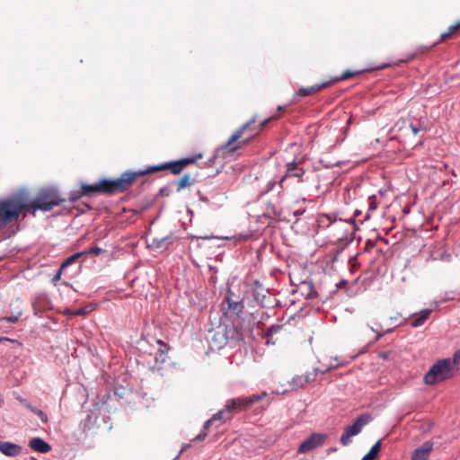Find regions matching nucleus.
Returning a JSON list of instances; mask_svg holds the SVG:
<instances>
[{
	"label": "nucleus",
	"mask_w": 460,
	"mask_h": 460,
	"mask_svg": "<svg viewBox=\"0 0 460 460\" xmlns=\"http://www.w3.org/2000/svg\"><path fill=\"white\" fill-rule=\"evenodd\" d=\"M137 176H141L138 172H125L119 178L115 180L102 179L96 183L84 185V193H105L111 194L117 191L127 190L135 181Z\"/></svg>",
	"instance_id": "f257e3e1"
},
{
	"label": "nucleus",
	"mask_w": 460,
	"mask_h": 460,
	"mask_svg": "<svg viewBox=\"0 0 460 460\" xmlns=\"http://www.w3.org/2000/svg\"><path fill=\"white\" fill-rule=\"evenodd\" d=\"M268 394L263 392L260 394H253L250 397H239L227 400L224 409L215 413L211 419L208 420L204 424V429H208L210 423L214 420L226 421L232 417L234 412L247 410L252 404L267 397Z\"/></svg>",
	"instance_id": "f03ea898"
},
{
	"label": "nucleus",
	"mask_w": 460,
	"mask_h": 460,
	"mask_svg": "<svg viewBox=\"0 0 460 460\" xmlns=\"http://www.w3.org/2000/svg\"><path fill=\"white\" fill-rule=\"evenodd\" d=\"M18 200V199H15ZM66 199L60 197L58 190L55 187H48L40 190L35 199L31 200L29 206H26L22 200L21 202L25 206L22 209H32L40 211H50L54 207L62 204ZM20 201V199H19Z\"/></svg>",
	"instance_id": "7ed1b4c3"
},
{
	"label": "nucleus",
	"mask_w": 460,
	"mask_h": 460,
	"mask_svg": "<svg viewBox=\"0 0 460 460\" xmlns=\"http://www.w3.org/2000/svg\"><path fill=\"white\" fill-rule=\"evenodd\" d=\"M456 373L450 358L439 359L432 365L424 376V381L427 385H435L451 378Z\"/></svg>",
	"instance_id": "20e7f679"
},
{
	"label": "nucleus",
	"mask_w": 460,
	"mask_h": 460,
	"mask_svg": "<svg viewBox=\"0 0 460 460\" xmlns=\"http://www.w3.org/2000/svg\"><path fill=\"white\" fill-rule=\"evenodd\" d=\"M25 206L16 199H5L0 201V225L17 221Z\"/></svg>",
	"instance_id": "39448f33"
},
{
	"label": "nucleus",
	"mask_w": 460,
	"mask_h": 460,
	"mask_svg": "<svg viewBox=\"0 0 460 460\" xmlns=\"http://www.w3.org/2000/svg\"><path fill=\"white\" fill-rule=\"evenodd\" d=\"M201 157L202 155L199 154L192 157H187L178 161L167 162L161 165L150 166L146 170L139 171V174L145 175L149 172H158L164 169H170L172 173L179 174L187 165L195 163L198 159Z\"/></svg>",
	"instance_id": "423d86ee"
},
{
	"label": "nucleus",
	"mask_w": 460,
	"mask_h": 460,
	"mask_svg": "<svg viewBox=\"0 0 460 460\" xmlns=\"http://www.w3.org/2000/svg\"><path fill=\"white\" fill-rule=\"evenodd\" d=\"M254 119H252L246 122L235 132H234V134L226 144L220 146L215 150L214 155L209 159V162H212L218 157H225L226 154L234 153L238 148V146H232V145L242 137L243 131L247 129L252 123H254Z\"/></svg>",
	"instance_id": "0eeeda50"
},
{
	"label": "nucleus",
	"mask_w": 460,
	"mask_h": 460,
	"mask_svg": "<svg viewBox=\"0 0 460 460\" xmlns=\"http://www.w3.org/2000/svg\"><path fill=\"white\" fill-rule=\"evenodd\" d=\"M372 417L369 414H363L359 416L352 425L346 427L343 434L341 437V443L343 446H348L350 443V438L358 435L362 428L370 422Z\"/></svg>",
	"instance_id": "6e6552de"
},
{
	"label": "nucleus",
	"mask_w": 460,
	"mask_h": 460,
	"mask_svg": "<svg viewBox=\"0 0 460 460\" xmlns=\"http://www.w3.org/2000/svg\"><path fill=\"white\" fill-rule=\"evenodd\" d=\"M305 159V155H299L295 156L294 159L289 162V180L293 179L296 182H304L307 181L305 176V169L303 164Z\"/></svg>",
	"instance_id": "1a4fd4ad"
},
{
	"label": "nucleus",
	"mask_w": 460,
	"mask_h": 460,
	"mask_svg": "<svg viewBox=\"0 0 460 460\" xmlns=\"http://www.w3.org/2000/svg\"><path fill=\"white\" fill-rule=\"evenodd\" d=\"M330 368H326L324 370H320L318 368L314 369L313 373H307L306 375L296 376L292 378L290 385L293 389H298L300 387H304L306 384L314 381L317 372H321L322 374L329 371Z\"/></svg>",
	"instance_id": "9d476101"
},
{
	"label": "nucleus",
	"mask_w": 460,
	"mask_h": 460,
	"mask_svg": "<svg viewBox=\"0 0 460 460\" xmlns=\"http://www.w3.org/2000/svg\"><path fill=\"white\" fill-rule=\"evenodd\" d=\"M325 436L321 434H313L310 438L305 440L298 447L297 452L304 454L307 453L314 448L321 446L324 441Z\"/></svg>",
	"instance_id": "9b49d317"
},
{
	"label": "nucleus",
	"mask_w": 460,
	"mask_h": 460,
	"mask_svg": "<svg viewBox=\"0 0 460 460\" xmlns=\"http://www.w3.org/2000/svg\"><path fill=\"white\" fill-rule=\"evenodd\" d=\"M434 444L431 441H426L417 447L411 456V460H428Z\"/></svg>",
	"instance_id": "f8f14e48"
},
{
	"label": "nucleus",
	"mask_w": 460,
	"mask_h": 460,
	"mask_svg": "<svg viewBox=\"0 0 460 460\" xmlns=\"http://www.w3.org/2000/svg\"><path fill=\"white\" fill-rule=\"evenodd\" d=\"M234 294L228 288L225 301L227 303V308L235 314L241 313L243 309V302L239 298H234Z\"/></svg>",
	"instance_id": "ddd939ff"
},
{
	"label": "nucleus",
	"mask_w": 460,
	"mask_h": 460,
	"mask_svg": "<svg viewBox=\"0 0 460 460\" xmlns=\"http://www.w3.org/2000/svg\"><path fill=\"white\" fill-rule=\"evenodd\" d=\"M0 452L6 456H16L21 452V447L12 442L0 441Z\"/></svg>",
	"instance_id": "4468645a"
},
{
	"label": "nucleus",
	"mask_w": 460,
	"mask_h": 460,
	"mask_svg": "<svg viewBox=\"0 0 460 460\" xmlns=\"http://www.w3.org/2000/svg\"><path fill=\"white\" fill-rule=\"evenodd\" d=\"M256 288L253 289V297L254 300L261 305V306H267V295L269 294L268 289L263 288L261 285H259L258 281H255Z\"/></svg>",
	"instance_id": "2eb2a0df"
},
{
	"label": "nucleus",
	"mask_w": 460,
	"mask_h": 460,
	"mask_svg": "<svg viewBox=\"0 0 460 460\" xmlns=\"http://www.w3.org/2000/svg\"><path fill=\"white\" fill-rule=\"evenodd\" d=\"M29 446L39 453H48L51 449L50 445L40 438H33L30 441Z\"/></svg>",
	"instance_id": "dca6fc26"
},
{
	"label": "nucleus",
	"mask_w": 460,
	"mask_h": 460,
	"mask_svg": "<svg viewBox=\"0 0 460 460\" xmlns=\"http://www.w3.org/2000/svg\"><path fill=\"white\" fill-rule=\"evenodd\" d=\"M431 313H432L431 309H424V310L420 311L419 314H415L412 316L411 325L414 328L423 325L425 323V322L429 319Z\"/></svg>",
	"instance_id": "f3484780"
},
{
	"label": "nucleus",
	"mask_w": 460,
	"mask_h": 460,
	"mask_svg": "<svg viewBox=\"0 0 460 460\" xmlns=\"http://www.w3.org/2000/svg\"><path fill=\"white\" fill-rule=\"evenodd\" d=\"M330 85H332V82H324L322 84H317L312 85L310 87L301 88L297 94L300 96L312 95L317 92L322 91L323 89H324L326 87H329Z\"/></svg>",
	"instance_id": "a211bd4d"
},
{
	"label": "nucleus",
	"mask_w": 460,
	"mask_h": 460,
	"mask_svg": "<svg viewBox=\"0 0 460 460\" xmlns=\"http://www.w3.org/2000/svg\"><path fill=\"white\" fill-rule=\"evenodd\" d=\"M312 290H313V286H312V283L309 282V281H302L296 289H292L291 292L293 294H296L297 293L298 291L301 292V295L304 296L305 297H311L312 296Z\"/></svg>",
	"instance_id": "6ab92c4d"
},
{
	"label": "nucleus",
	"mask_w": 460,
	"mask_h": 460,
	"mask_svg": "<svg viewBox=\"0 0 460 460\" xmlns=\"http://www.w3.org/2000/svg\"><path fill=\"white\" fill-rule=\"evenodd\" d=\"M458 32L460 34V21L457 22L456 24L450 26L447 31L443 32L440 35V40L434 45L446 41L447 40L450 39L451 37H453V35L457 34Z\"/></svg>",
	"instance_id": "aec40b11"
},
{
	"label": "nucleus",
	"mask_w": 460,
	"mask_h": 460,
	"mask_svg": "<svg viewBox=\"0 0 460 460\" xmlns=\"http://www.w3.org/2000/svg\"><path fill=\"white\" fill-rule=\"evenodd\" d=\"M291 228L297 234H305L308 232L307 223L303 218H296L292 223Z\"/></svg>",
	"instance_id": "412c9836"
},
{
	"label": "nucleus",
	"mask_w": 460,
	"mask_h": 460,
	"mask_svg": "<svg viewBox=\"0 0 460 460\" xmlns=\"http://www.w3.org/2000/svg\"><path fill=\"white\" fill-rule=\"evenodd\" d=\"M381 449V441H377L369 450V452L363 456L361 460H376Z\"/></svg>",
	"instance_id": "4be33fe9"
},
{
	"label": "nucleus",
	"mask_w": 460,
	"mask_h": 460,
	"mask_svg": "<svg viewBox=\"0 0 460 460\" xmlns=\"http://www.w3.org/2000/svg\"><path fill=\"white\" fill-rule=\"evenodd\" d=\"M86 185L85 183H82L81 184V190H74V191H71L69 197H68V200L70 202H75L77 201L81 197L83 196H86V195H91L92 193H84V186Z\"/></svg>",
	"instance_id": "5701e85b"
},
{
	"label": "nucleus",
	"mask_w": 460,
	"mask_h": 460,
	"mask_svg": "<svg viewBox=\"0 0 460 460\" xmlns=\"http://www.w3.org/2000/svg\"><path fill=\"white\" fill-rule=\"evenodd\" d=\"M81 256H83V253H81V252H78L66 258L61 264V270H64L65 268L74 263Z\"/></svg>",
	"instance_id": "b1692460"
},
{
	"label": "nucleus",
	"mask_w": 460,
	"mask_h": 460,
	"mask_svg": "<svg viewBox=\"0 0 460 460\" xmlns=\"http://www.w3.org/2000/svg\"><path fill=\"white\" fill-rule=\"evenodd\" d=\"M213 340L216 342H217L218 348H221L227 343V337L225 335V333L223 332H221L217 331L215 333Z\"/></svg>",
	"instance_id": "393cba45"
},
{
	"label": "nucleus",
	"mask_w": 460,
	"mask_h": 460,
	"mask_svg": "<svg viewBox=\"0 0 460 460\" xmlns=\"http://www.w3.org/2000/svg\"><path fill=\"white\" fill-rule=\"evenodd\" d=\"M359 73H360V72H358V71L351 72V71H349V70H347V71H345L344 73H342V74L341 75V76H339V77H337V78H335V79L332 80V81H331V82H332V84H334V83H337V82H339V81H343V80L349 79V78L353 77L354 75H358Z\"/></svg>",
	"instance_id": "a878e982"
},
{
	"label": "nucleus",
	"mask_w": 460,
	"mask_h": 460,
	"mask_svg": "<svg viewBox=\"0 0 460 460\" xmlns=\"http://www.w3.org/2000/svg\"><path fill=\"white\" fill-rule=\"evenodd\" d=\"M151 245H152V247L156 248V249L166 250L169 248V244L164 243L163 237L162 238H154Z\"/></svg>",
	"instance_id": "bb28decb"
},
{
	"label": "nucleus",
	"mask_w": 460,
	"mask_h": 460,
	"mask_svg": "<svg viewBox=\"0 0 460 460\" xmlns=\"http://www.w3.org/2000/svg\"><path fill=\"white\" fill-rule=\"evenodd\" d=\"M281 329L279 325H271L267 332V343L271 342V337L273 334L277 333ZM274 343V341H272Z\"/></svg>",
	"instance_id": "cd10ccee"
},
{
	"label": "nucleus",
	"mask_w": 460,
	"mask_h": 460,
	"mask_svg": "<svg viewBox=\"0 0 460 460\" xmlns=\"http://www.w3.org/2000/svg\"><path fill=\"white\" fill-rule=\"evenodd\" d=\"M450 361L452 363V366L454 367L456 372L458 370V367L460 366V349L456 350L453 358H450Z\"/></svg>",
	"instance_id": "c85d7f7f"
},
{
	"label": "nucleus",
	"mask_w": 460,
	"mask_h": 460,
	"mask_svg": "<svg viewBox=\"0 0 460 460\" xmlns=\"http://www.w3.org/2000/svg\"><path fill=\"white\" fill-rule=\"evenodd\" d=\"M190 175L185 174L178 182H177V190L180 191L183 188H185L187 185L190 184Z\"/></svg>",
	"instance_id": "c756f323"
},
{
	"label": "nucleus",
	"mask_w": 460,
	"mask_h": 460,
	"mask_svg": "<svg viewBox=\"0 0 460 460\" xmlns=\"http://www.w3.org/2000/svg\"><path fill=\"white\" fill-rule=\"evenodd\" d=\"M104 250L100 248V247H91V248H88V249H85L84 251L81 252V253H83V256L84 255H87V254H100L102 252H103Z\"/></svg>",
	"instance_id": "7c9ffc66"
},
{
	"label": "nucleus",
	"mask_w": 460,
	"mask_h": 460,
	"mask_svg": "<svg viewBox=\"0 0 460 460\" xmlns=\"http://www.w3.org/2000/svg\"><path fill=\"white\" fill-rule=\"evenodd\" d=\"M32 412L35 413L41 420L42 422H48V416L43 411L35 408L34 410H32Z\"/></svg>",
	"instance_id": "2f4dec72"
},
{
	"label": "nucleus",
	"mask_w": 460,
	"mask_h": 460,
	"mask_svg": "<svg viewBox=\"0 0 460 460\" xmlns=\"http://www.w3.org/2000/svg\"><path fill=\"white\" fill-rule=\"evenodd\" d=\"M21 315V313H19L17 315H12V316H6L0 319V322H6L9 323H14L19 320V317Z\"/></svg>",
	"instance_id": "473e14b6"
},
{
	"label": "nucleus",
	"mask_w": 460,
	"mask_h": 460,
	"mask_svg": "<svg viewBox=\"0 0 460 460\" xmlns=\"http://www.w3.org/2000/svg\"><path fill=\"white\" fill-rule=\"evenodd\" d=\"M163 239H164V243H165V244H169V246H170V245H171V244H172L174 242H176L178 238H177L176 236H174V235L171 233L170 234H168V235H166V236L163 237Z\"/></svg>",
	"instance_id": "72a5a7b5"
},
{
	"label": "nucleus",
	"mask_w": 460,
	"mask_h": 460,
	"mask_svg": "<svg viewBox=\"0 0 460 460\" xmlns=\"http://www.w3.org/2000/svg\"><path fill=\"white\" fill-rule=\"evenodd\" d=\"M207 430H208V429H205L203 428V431H201L199 435H197V436L192 439V442H194V441H201V440H203V439L207 437V435H208Z\"/></svg>",
	"instance_id": "f704fd0d"
},
{
	"label": "nucleus",
	"mask_w": 460,
	"mask_h": 460,
	"mask_svg": "<svg viewBox=\"0 0 460 460\" xmlns=\"http://www.w3.org/2000/svg\"><path fill=\"white\" fill-rule=\"evenodd\" d=\"M19 401L27 408L29 409L31 411H32V410H34L36 407H33L30 402H28L25 399H19Z\"/></svg>",
	"instance_id": "c9c22d12"
},
{
	"label": "nucleus",
	"mask_w": 460,
	"mask_h": 460,
	"mask_svg": "<svg viewBox=\"0 0 460 460\" xmlns=\"http://www.w3.org/2000/svg\"><path fill=\"white\" fill-rule=\"evenodd\" d=\"M62 271H63V270H61V267H60L58 271L57 272V274L53 277L52 280L53 281L58 280L61 277Z\"/></svg>",
	"instance_id": "e433bc0d"
},
{
	"label": "nucleus",
	"mask_w": 460,
	"mask_h": 460,
	"mask_svg": "<svg viewBox=\"0 0 460 460\" xmlns=\"http://www.w3.org/2000/svg\"><path fill=\"white\" fill-rule=\"evenodd\" d=\"M410 127H411V131H412V133H413L414 135H417V134L420 132V130L421 129V128H417V127H416V126H414L413 124H411V126H410Z\"/></svg>",
	"instance_id": "4c0bfd02"
},
{
	"label": "nucleus",
	"mask_w": 460,
	"mask_h": 460,
	"mask_svg": "<svg viewBox=\"0 0 460 460\" xmlns=\"http://www.w3.org/2000/svg\"><path fill=\"white\" fill-rule=\"evenodd\" d=\"M305 212V209H296L293 211V214L295 217H297L298 215H302Z\"/></svg>",
	"instance_id": "58836bf2"
},
{
	"label": "nucleus",
	"mask_w": 460,
	"mask_h": 460,
	"mask_svg": "<svg viewBox=\"0 0 460 460\" xmlns=\"http://www.w3.org/2000/svg\"><path fill=\"white\" fill-rule=\"evenodd\" d=\"M191 238L192 239H199V236L192 235ZM210 238H214V236H204V237L200 236V239H210Z\"/></svg>",
	"instance_id": "ea45409f"
},
{
	"label": "nucleus",
	"mask_w": 460,
	"mask_h": 460,
	"mask_svg": "<svg viewBox=\"0 0 460 460\" xmlns=\"http://www.w3.org/2000/svg\"><path fill=\"white\" fill-rule=\"evenodd\" d=\"M399 315H400V314H397V315H395V316H392V317H390V321H392V322L396 321V320L398 319Z\"/></svg>",
	"instance_id": "a19ab883"
},
{
	"label": "nucleus",
	"mask_w": 460,
	"mask_h": 460,
	"mask_svg": "<svg viewBox=\"0 0 460 460\" xmlns=\"http://www.w3.org/2000/svg\"><path fill=\"white\" fill-rule=\"evenodd\" d=\"M398 325H399V324H396V325H394V327H392V328H388V329L385 332H385H392V331L394 330V328H395V327H396V326H398Z\"/></svg>",
	"instance_id": "79ce46f5"
},
{
	"label": "nucleus",
	"mask_w": 460,
	"mask_h": 460,
	"mask_svg": "<svg viewBox=\"0 0 460 460\" xmlns=\"http://www.w3.org/2000/svg\"><path fill=\"white\" fill-rule=\"evenodd\" d=\"M287 177H288V172H286V173L282 176V178H281V180H280V182H283V181L286 180V178H287Z\"/></svg>",
	"instance_id": "37998d69"
},
{
	"label": "nucleus",
	"mask_w": 460,
	"mask_h": 460,
	"mask_svg": "<svg viewBox=\"0 0 460 460\" xmlns=\"http://www.w3.org/2000/svg\"><path fill=\"white\" fill-rule=\"evenodd\" d=\"M240 238L243 239V240H247L248 235L240 234Z\"/></svg>",
	"instance_id": "c03bdc74"
},
{
	"label": "nucleus",
	"mask_w": 460,
	"mask_h": 460,
	"mask_svg": "<svg viewBox=\"0 0 460 460\" xmlns=\"http://www.w3.org/2000/svg\"><path fill=\"white\" fill-rule=\"evenodd\" d=\"M84 313V312L83 310H80V311H78V312L76 313V314H77V315H79V314H83Z\"/></svg>",
	"instance_id": "a18cd8bd"
},
{
	"label": "nucleus",
	"mask_w": 460,
	"mask_h": 460,
	"mask_svg": "<svg viewBox=\"0 0 460 460\" xmlns=\"http://www.w3.org/2000/svg\"><path fill=\"white\" fill-rule=\"evenodd\" d=\"M289 282H290L291 286H295V284H294V282H293V280L291 279L290 277H289Z\"/></svg>",
	"instance_id": "49530a36"
},
{
	"label": "nucleus",
	"mask_w": 460,
	"mask_h": 460,
	"mask_svg": "<svg viewBox=\"0 0 460 460\" xmlns=\"http://www.w3.org/2000/svg\"><path fill=\"white\" fill-rule=\"evenodd\" d=\"M267 123V121H264L261 124V128H262L265 124Z\"/></svg>",
	"instance_id": "de8ad7c7"
},
{
	"label": "nucleus",
	"mask_w": 460,
	"mask_h": 460,
	"mask_svg": "<svg viewBox=\"0 0 460 460\" xmlns=\"http://www.w3.org/2000/svg\"><path fill=\"white\" fill-rule=\"evenodd\" d=\"M188 447H189V446H188V445H186V446H184L183 447H181V451H183V450H184L185 448H187Z\"/></svg>",
	"instance_id": "09e8293b"
},
{
	"label": "nucleus",
	"mask_w": 460,
	"mask_h": 460,
	"mask_svg": "<svg viewBox=\"0 0 460 460\" xmlns=\"http://www.w3.org/2000/svg\"><path fill=\"white\" fill-rule=\"evenodd\" d=\"M178 456H176L173 460H176Z\"/></svg>",
	"instance_id": "8fccbe9b"
}]
</instances>
